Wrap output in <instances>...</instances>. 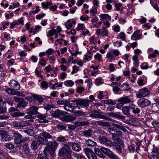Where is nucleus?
<instances>
[{
	"mask_svg": "<svg viewBox=\"0 0 159 159\" xmlns=\"http://www.w3.org/2000/svg\"><path fill=\"white\" fill-rule=\"evenodd\" d=\"M70 143L69 142L67 144H63L62 147L59 149L58 153L59 156L71 158L72 151L70 147Z\"/></svg>",
	"mask_w": 159,
	"mask_h": 159,
	"instance_id": "nucleus-1",
	"label": "nucleus"
},
{
	"mask_svg": "<svg viewBox=\"0 0 159 159\" xmlns=\"http://www.w3.org/2000/svg\"><path fill=\"white\" fill-rule=\"evenodd\" d=\"M47 145L44 150L45 153H49L51 154L54 153L55 151L58 146V143L56 141H50L47 143Z\"/></svg>",
	"mask_w": 159,
	"mask_h": 159,
	"instance_id": "nucleus-2",
	"label": "nucleus"
},
{
	"mask_svg": "<svg viewBox=\"0 0 159 159\" xmlns=\"http://www.w3.org/2000/svg\"><path fill=\"white\" fill-rule=\"evenodd\" d=\"M35 137L36 140L33 141L30 145L31 148L34 150L37 149L40 144H43V143L46 142L45 140L42 138V137L36 136Z\"/></svg>",
	"mask_w": 159,
	"mask_h": 159,
	"instance_id": "nucleus-3",
	"label": "nucleus"
},
{
	"mask_svg": "<svg viewBox=\"0 0 159 159\" xmlns=\"http://www.w3.org/2000/svg\"><path fill=\"white\" fill-rule=\"evenodd\" d=\"M89 116L92 118H100L110 121H113V120L106 116L101 114L100 112L96 110H93L92 111L91 113L89 115Z\"/></svg>",
	"mask_w": 159,
	"mask_h": 159,
	"instance_id": "nucleus-4",
	"label": "nucleus"
},
{
	"mask_svg": "<svg viewBox=\"0 0 159 159\" xmlns=\"http://www.w3.org/2000/svg\"><path fill=\"white\" fill-rule=\"evenodd\" d=\"M71 101L75 103L77 105L80 106L82 107H89V103L91 102L89 100L84 99H75L72 100Z\"/></svg>",
	"mask_w": 159,
	"mask_h": 159,
	"instance_id": "nucleus-5",
	"label": "nucleus"
},
{
	"mask_svg": "<svg viewBox=\"0 0 159 159\" xmlns=\"http://www.w3.org/2000/svg\"><path fill=\"white\" fill-rule=\"evenodd\" d=\"M101 150L106 155L111 159H119L118 157L108 148L101 147Z\"/></svg>",
	"mask_w": 159,
	"mask_h": 159,
	"instance_id": "nucleus-6",
	"label": "nucleus"
},
{
	"mask_svg": "<svg viewBox=\"0 0 159 159\" xmlns=\"http://www.w3.org/2000/svg\"><path fill=\"white\" fill-rule=\"evenodd\" d=\"M13 135L15 137L14 143L16 144H19L28 139V138L26 137L23 138L22 136L18 133H14Z\"/></svg>",
	"mask_w": 159,
	"mask_h": 159,
	"instance_id": "nucleus-7",
	"label": "nucleus"
},
{
	"mask_svg": "<svg viewBox=\"0 0 159 159\" xmlns=\"http://www.w3.org/2000/svg\"><path fill=\"white\" fill-rule=\"evenodd\" d=\"M99 141L101 143L107 146L111 147V146L113 144L111 140H109L104 136L100 135L99 137Z\"/></svg>",
	"mask_w": 159,
	"mask_h": 159,
	"instance_id": "nucleus-8",
	"label": "nucleus"
},
{
	"mask_svg": "<svg viewBox=\"0 0 159 159\" xmlns=\"http://www.w3.org/2000/svg\"><path fill=\"white\" fill-rule=\"evenodd\" d=\"M119 54V52L116 50H113L108 53L107 55V57L109 60L112 61L114 60L116 56H117Z\"/></svg>",
	"mask_w": 159,
	"mask_h": 159,
	"instance_id": "nucleus-9",
	"label": "nucleus"
},
{
	"mask_svg": "<svg viewBox=\"0 0 159 159\" xmlns=\"http://www.w3.org/2000/svg\"><path fill=\"white\" fill-rule=\"evenodd\" d=\"M84 151L89 159H97V156L89 148H84Z\"/></svg>",
	"mask_w": 159,
	"mask_h": 159,
	"instance_id": "nucleus-10",
	"label": "nucleus"
},
{
	"mask_svg": "<svg viewBox=\"0 0 159 159\" xmlns=\"http://www.w3.org/2000/svg\"><path fill=\"white\" fill-rule=\"evenodd\" d=\"M150 92L146 88H144L140 90L137 94V97L138 98L144 97L148 96Z\"/></svg>",
	"mask_w": 159,
	"mask_h": 159,
	"instance_id": "nucleus-11",
	"label": "nucleus"
},
{
	"mask_svg": "<svg viewBox=\"0 0 159 159\" xmlns=\"http://www.w3.org/2000/svg\"><path fill=\"white\" fill-rule=\"evenodd\" d=\"M71 107V111L72 113L78 114L80 116H84L85 115V113L80 110V108L78 106Z\"/></svg>",
	"mask_w": 159,
	"mask_h": 159,
	"instance_id": "nucleus-12",
	"label": "nucleus"
},
{
	"mask_svg": "<svg viewBox=\"0 0 159 159\" xmlns=\"http://www.w3.org/2000/svg\"><path fill=\"white\" fill-rule=\"evenodd\" d=\"M40 137H41V136H43V137H42V138L46 141V142L43 143V144H46L48 143V139H52V135L46 132L41 133L40 134Z\"/></svg>",
	"mask_w": 159,
	"mask_h": 159,
	"instance_id": "nucleus-13",
	"label": "nucleus"
},
{
	"mask_svg": "<svg viewBox=\"0 0 159 159\" xmlns=\"http://www.w3.org/2000/svg\"><path fill=\"white\" fill-rule=\"evenodd\" d=\"M9 85L10 87L13 88L14 90H18L20 89V84L14 80H11L10 81Z\"/></svg>",
	"mask_w": 159,
	"mask_h": 159,
	"instance_id": "nucleus-14",
	"label": "nucleus"
},
{
	"mask_svg": "<svg viewBox=\"0 0 159 159\" xmlns=\"http://www.w3.org/2000/svg\"><path fill=\"white\" fill-rule=\"evenodd\" d=\"M137 103L139 106L142 107H144L149 105L150 102V101L148 99H143L138 100Z\"/></svg>",
	"mask_w": 159,
	"mask_h": 159,
	"instance_id": "nucleus-15",
	"label": "nucleus"
},
{
	"mask_svg": "<svg viewBox=\"0 0 159 159\" xmlns=\"http://www.w3.org/2000/svg\"><path fill=\"white\" fill-rule=\"evenodd\" d=\"M142 34L139 31L137 30L134 32L131 36V39L133 40H137L141 38Z\"/></svg>",
	"mask_w": 159,
	"mask_h": 159,
	"instance_id": "nucleus-16",
	"label": "nucleus"
},
{
	"mask_svg": "<svg viewBox=\"0 0 159 159\" xmlns=\"http://www.w3.org/2000/svg\"><path fill=\"white\" fill-rule=\"evenodd\" d=\"M67 114V112L64 111H61L59 109L54 111L52 114V116L55 117H58L61 115Z\"/></svg>",
	"mask_w": 159,
	"mask_h": 159,
	"instance_id": "nucleus-17",
	"label": "nucleus"
},
{
	"mask_svg": "<svg viewBox=\"0 0 159 159\" xmlns=\"http://www.w3.org/2000/svg\"><path fill=\"white\" fill-rule=\"evenodd\" d=\"M129 107L130 109L132 110V112L135 115L138 114L140 112V109L139 108L136 107V106L133 103L129 104Z\"/></svg>",
	"mask_w": 159,
	"mask_h": 159,
	"instance_id": "nucleus-18",
	"label": "nucleus"
},
{
	"mask_svg": "<svg viewBox=\"0 0 159 159\" xmlns=\"http://www.w3.org/2000/svg\"><path fill=\"white\" fill-rule=\"evenodd\" d=\"M118 101L119 102H122L124 104L130 103L132 101L129 96H126L121 97L118 100Z\"/></svg>",
	"mask_w": 159,
	"mask_h": 159,
	"instance_id": "nucleus-19",
	"label": "nucleus"
},
{
	"mask_svg": "<svg viewBox=\"0 0 159 159\" xmlns=\"http://www.w3.org/2000/svg\"><path fill=\"white\" fill-rule=\"evenodd\" d=\"M61 120L67 122H70L75 120L76 118L74 116L69 115H65L61 118Z\"/></svg>",
	"mask_w": 159,
	"mask_h": 159,
	"instance_id": "nucleus-20",
	"label": "nucleus"
},
{
	"mask_svg": "<svg viewBox=\"0 0 159 159\" xmlns=\"http://www.w3.org/2000/svg\"><path fill=\"white\" fill-rule=\"evenodd\" d=\"M38 109V107L37 106H32L30 107L28 109V111L30 114L32 115L36 114L38 113L37 111Z\"/></svg>",
	"mask_w": 159,
	"mask_h": 159,
	"instance_id": "nucleus-21",
	"label": "nucleus"
},
{
	"mask_svg": "<svg viewBox=\"0 0 159 159\" xmlns=\"http://www.w3.org/2000/svg\"><path fill=\"white\" fill-rule=\"evenodd\" d=\"M37 117L38 118V120L39 122L47 123L48 122V120L45 119L46 116L44 115L39 114L37 116Z\"/></svg>",
	"mask_w": 159,
	"mask_h": 159,
	"instance_id": "nucleus-22",
	"label": "nucleus"
},
{
	"mask_svg": "<svg viewBox=\"0 0 159 159\" xmlns=\"http://www.w3.org/2000/svg\"><path fill=\"white\" fill-rule=\"evenodd\" d=\"M101 147L95 148L94 151L96 154L99 157L101 158H104L106 157L105 155L102 153L101 150Z\"/></svg>",
	"mask_w": 159,
	"mask_h": 159,
	"instance_id": "nucleus-23",
	"label": "nucleus"
},
{
	"mask_svg": "<svg viewBox=\"0 0 159 159\" xmlns=\"http://www.w3.org/2000/svg\"><path fill=\"white\" fill-rule=\"evenodd\" d=\"M70 147L71 146L72 149L74 151H79L81 149V148L80 145L78 144L75 143H72L70 142Z\"/></svg>",
	"mask_w": 159,
	"mask_h": 159,
	"instance_id": "nucleus-24",
	"label": "nucleus"
},
{
	"mask_svg": "<svg viewBox=\"0 0 159 159\" xmlns=\"http://www.w3.org/2000/svg\"><path fill=\"white\" fill-rule=\"evenodd\" d=\"M112 143H113V144L111 146V147L113 146H115V148L117 151L119 153H121L122 148L121 146L116 142H112Z\"/></svg>",
	"mask_w": 159,
	"mask_h": 159,
	"instance_id": "nucleus-25",
	"label": "nucleus"
},
{
	"mask_svg": "<svg viewBox=\"0 0 159 159\" xmlns=\"http://www.w3.org/2000/svg\"><path fill=\"white\" fill-rule=\"evenodd\" d=\"M129 108V106H126L123 107L122 109L123 113L128 116H130V115Z\"/></svg>",
	"mask_w": 159,
	"mask_h": 159,
	"instance_id": "nucleus-26",
	"label": "nucleus"
},
{
	"mask_svg": "<svg viewBox=\"0 0 159 159\" xmlns=\"http://www.w3.org/2000/svg\"><path fill=\"white\" fill-rule=\"evenodd\" d=\"M74 124L75 125L77 126H85L89 125V122L87 121H82L81 122H75Z\"/></svg>",
	"mask_w": 159,
	"mask_h": 159,
	"instance_id": "nucleus-27",
	"label": "nucleus"
},
{
	"mask_svg": "<svg viewBox=\"0 0 159 159\" xmlns=\"http://www.w3.org/2000/svg\"><path fill=\"white\" fill-rule=\"evenodd\" d=\"M12 139L7 133L4 135L1 139V140L3 142H7L11 141Z\"/></svg>",
	"mask_w": 159,
	"mask_h": 159,
	"instance_id": "nucleus-28",
	"label": "nucleus"
},
{
	"mask_svg": "<svg viewBox=\"0 0 159 159\" xmlns=\"http://www.w3.org/2000/svg\"><path fill=\"white\" fill-rule=\"evenodd\" d=\"M85 143L89 146H95L97 144L95 142L90 139L86 140Z\"/></svg>",
	"mask_w": 159,
	"mask_h": 159,
	"instance_id": "nucleus-29",
	"label": "nucleus"
},
{
	"mask_svg": "<svg viewBox=\"0 0 159 159\" xmlns=\"http://www.w3.org/2000/svg\"><path fill=\"white\" fill-rule=\"evenodd\" d=\"M32 97L35 100H38L39 102L41 103L43 101V99L40 95L32 94Z\"/></svg>",
	"mask_w": 159,
	"mask_h": 159,
	"instance_id": "nucleus-30",
	"label": "nucleus"
},
{
	"mask_svg": "<svg viewBox=\"0 0 159 159\" xmlns=\"http://www.w3.org/2000/svg\"><path fill=\"white\" fill-rule=\"evenodd\" d=\"M12 116L14 117L23 116L25 115V114L20 111H17L15 112H12L11 114Z\"/></svg>",
	"mask_w": 159,
	"mask_h": 159,
	"instance_id": "nucleus-31",
	"label": "nucleus"
},
{
	"mask_svg": "<svg viewBox=\"0 0 159 159\" xmlns=\"http://www.w3.org/2000/svg\"><path fill=\"white\" fill-rule=\"evenodd\" d=\"M93 132V130L89 129L83 131L84 135L86 137H90L91 136Z\"/></svg>",
	"mask_w": 159,
	"mask_h": 159,
	"instance_id": "nucleus-32",
	"label": "nucleus"
},
{
	"mask_svg": "<svg viewBox=\"0 0 159 159\" xmlns=\"http://www.w3.org/2000/svg\"><path fill=\"white\" fill-rule=\"evenodd\" d=\"M64 84L66 86L69 87H72L74 84V82L71 80L65 81Z\"/></svg>",
	"mask_w": 159,
	"mask_h": 159,
	"instance_id": "nucleus-33",
	"label": "nucleus"
},
{
	"mask_svg": "<svg viewBox=\"0 0 159 159\" xmlns=\"http://www.w3.org/2000/svg\"><path fill=\"white\" fill-rule=\"evenodd\" d=\"M57 103L58 105H66L68 104L69 102L67 100H59L57 101Z\"/></svg>",
	"mask_w": 159,
	"mask_h": 159,
	"instance_id": "nucleus-34",
	"label": "nucleus"
},
{
	"mask_svg": "<svg viewBox=\"0 0 159 159\" xmlns=\"http://www.w3.org/2000/svg\"><path fill=\"white\" fill-rule=\"evenodd\" d=\"M27 103L25 101V100L22 101V102H20L17 104L16 107L17 108H20L21 107H25L27 106Z\"/></svg>",
	"mask_w": 159,
	"mask_h": 159,
	"instance_id": "nucleus-35",
	"label": "nucleus"
},
{
	"mask_svg": "<svg viewBox=\"0 0 159 159\" xmlns=\"http://www.w3.org/2000/svg\"><path fill=\"white\" fill-rule=\"evenodd\" d=\"M20 127H23L30 125L31 124L29 121H20Z\"/></svg>",
	"mask_w": 159,
	"mask_h": 159,
	"instance_id": "nucleus-36",
	"label": "nucleus"
},
{
	"mask_svg": "<svg viewBox=\"0 0 159 159\" xmlns=\"http://www.w3.org/2000/svg\"><path fill=\"white\" fill-rule=\"evenodd\" d=\"M104 103L107 104H110L114 105L116 103L115 100H112L111 99H107L104 100Z\"/></svg>",
	"mask_w": 159,
	"mask_h": 159,
	"instance_id": "nucleus-37",
	"label": "nucleus"
},
{
	"mask_svg": "<svg viewBox=\"0 0 159 159\" xmlns=\"http://www.w3.org/2000/svg\"><path fill=\"white\" fill-rule=\"evenodd\" d=\"M113 117H115L121 120H124L125 118V117L120 115L119 112L114 113Z\"/></svg>",
	"mask_w": 159,
	"mask_h": 159,
	"instance_id": "nucleus-38",
	"label": "nucleus"
},
{
	"mask_svg": "<svg viewBox=\"0 0 159 159\" xmlns=\"http://www.w3.org/2000/svg\"><path fill=\"white\" fill-rule=\"evenodd\" d=\"M4 102L7 103L11 106H12L13 104V100L8 97H6L5 98Z\"/></svg>",
	"mask_w": 159,
	"mask_h": 159,
	"instance_id": "nucleus-39",
	"label": "nucleus"
},
{
	"mask_svg": "<svg viewBox=\"0 0 159 159\" xmlns=\"http://www.w3.org/2000/svg\"><path fill=\"white\" fill-rule=\"evenodd\" d=\"M100 17L101 18L100 20L102 19H106L107 20H111V17L107 14H102L100 15Z\"/></svg>",
	"mask_w": 159,
	"mask_h": 159,
	"instance_id": "nucleus-40",
	"label": "nucleus"
},
{
	"mask_svg": "<svg viewBox=\"0 0 159 159\" xmlns=\"http://www.w3.org/2000/svg\"><path fill=\"white\" fill-rule=\"evenodd\" d=\"M24 132L27 135L30 136H33L34 134V132L32 129H29L25 130Z\"/></svg>",
	"mask_w": 159,
	"mask_h": 159,
	"instance_id": "nucleus-41",
	"label": "nucleus"
},
{
	"mask_svg": "<svg viewBox=\"0 0 159 159\" xmlns=\"http://www.w3.org/2000/svg\"><path fill=\"white\" fill-rule=\"evenodd\" d=\"M74 156L77 159H87L84 156L81 154L75 153L74 154Z\"/></svg>",
	"mask_w": 159,
	"mask_h": 159,
	"instance_id": "nucleus-42",
	"label": "nucleus"
},
{
	"mask_svg": "<svg viewBox=\"0 0 159 159\" xmlns=\"http://www.w3.org/2000/svg\"><path fill=\"white\" fill-rule=\"evenodd\" d=\"M149 159H159V152H158L157 155H156L154 154L149 155L148 156Z\"/></svg>",
	"mask_w": 159,
	"mask_h": 159,
	"instance_id": "nucleus-43",
	"label": "nucleus"
},
{
	"mask_svg": "<svg viewBox=\"0 0 159 159\" xmlns=\"http://www.w3.org/2000/svg\"><path fill=\"white\" fill-rule=\"evenodd\" d=\"M52 5V3L51 2H42L41 5L42 7L45 9L48 8L49 6Z\"/></svg>",
	"mask_w": 159,
	"mask_h": 159,
	"instance_id": "nucleus-44",
	"label": "nucleus"
},
{
	"mask_svg": "<svg viewBox=\"0 0 159 159\" xmlns=\"http://www.w3.org/2000/svg\"><path fill=\"white\" fill-rule=\"evenodd\" d=\"M62 82H61L60 83H56L55 84L52 85L51 89H55L57 87H62Z\"/></svg>",
	"mask_w": 159,
	"mask_h": 159,
	"instance_id": "nucleus-45",
	"label": "nucleus"
},
{
	"mask_svg": "<svg viewBox=\"0 0 159 159\" xmlns=\"http://www.w3.org/2000/svg\"><path fill=\"white\" fill-rule=\"evenodd\" d=\"M56 32V29H52V30L49 31L47 34V36L48 37H50L53 36L54 34H55Z\"/></svg>",
	"mask_w": 159,
	"mask_h": 159,
	"instance_id": "nucleus-46",
	"label": "nucleus"
},
{
	"mask_svg": "<svg viewBox=\"0 0 159 159\" xmlns=\"http://www.w3.org/2000/svg\"><path fill=\"white\" fill-rule=\"evenodd\" d=\"M24 99L23 98H20L17 96H14L13 97V100L16 102L19 103L20 102H22V101L24 100Z\"/></svg>",
	"mask_w": 159,
	"mask_h": 159,
	"instance_id": "nucleus-47",
	"label": "nucleus"
},
{
	"mask_svg": "<svg viewBox=\"0 0 159 159\" xmlns=\"http://www.w3.org/2000/svg\"><path fill=\"white\" fill-rule=\"evenodd\" d=\"M66 125H63L61 124L57 125V129L60 131L66 130Z\"/></svg>",
	"mask_w": 159,
	"mask_h": 159,
	"instance_id": "nucleus-48",
	"label": "nucleus"
},
{
	"mask_svg": "<svg viewBox=\"0 0 159 159\" xmlns=\"http://www.w3.org/2000/svg\"><path fill=\"white\" fill-rule=\"evenodd\" d=\"M56 140L58 142H62L66 140V138L63 136H61L57 138Z\"/></svg>",
	"mask_w": 159,
	"mask_h": 159,
	"instance_id": "nucleus-49",
	"label": "nucleus"
},
{
	"mask_svg": "<svg viewBox=\"0 0 159 159\" xmlns=\"http://www.w3.org/2000/svg\"><path fill=\"white\" fill-rule=\"evenodd\" d=\"M111 139L113 141L115 142L116 141L120 138L118 137V136L116 134L111 133Z\"/></svg>",
	"mask_w": 159,
	"mask_h": 159,
	"instance_id": "nucleus-50",
	"label": "nucleus"
},
{
	"mask_svg": "<svg viewBox=\"0 0 159 159\" xmlns=\"http://www.w3.org/2000/svg\"><path fill=\"white\" fill-rule=\"evenodd\" d=\"M14 89H11L10 88H7L6 89L5 91L6 93L10 95H12L13 94Z\"/></svg>",
	"mask_w": 159,
	"mask_h": 159,
	"instance_id": "nucleus-51",
	"label": "nucleus"
},
{
	"mask_svg": "<svg viewBox=\"0 0 159 159\" xmlns=\"http://www.w3.org/2000/svg\"><path fill=\"white\" fill-rule=\"evenodd\" d=\"M5 146L7 148L9 149H13L15 148V146L10 143H5Z\"/></svg>",
	"mask_w": 159,
	"mask_h": 159,
	"instance_id": "nucleus-52",
	"label": "nucleus"
},
{
	"mask_svg": "<svg viewBox=\"0 0 159 159\" xmlns=\"http://www.w3.org/2000/svg\"><path fill=\"white\" fill-rule=\"evenodd\" d=\"M101 35L102 36H107L108 35V30L106 28L103 27L102 31L101 32Z\"/></svg>",
	"mask_w": 159,
	"mask_h": 159,
	"instance_id": "nucleus-53",
	"label": "nucleus"
},
{
	"mask_svg": "<svg viewBox=\"0 0 159 159\" xmlns=\"http://www.w3.org/2000/svg\"><path fill=\"white\" fill-rule=\"evenodd\" d=\"M85 28V26L84 24H79L78 25L77 28V30L80 31L84 30Z\"/></svg>",
	"mask_w": 159,
	"mask_h": 159,
	"instance_id": "nucleus-54",
	"label": "nucleus"
},
{
	"mask_svg": "<svg viewBox=\"0 0 159 159\" xmlns=\"http://www.w3.org/2000/svg\"><path fill=\"white\" fill-rule=\"evenodd\" d=\"M102 57V56L99 53H97L94 56L95 59L98 61H100L101 60Z\"/></svg>",
	"mask_w": 159,
	"mask_h": 159,
	"instance_id": "nucleus-55",
	"label": "nucleus"
},
{
	"mask_svg": "<svg viewBox=\"0 0 159 159\" xmlns=\"http://www.w3.org/2000/svg\"><path fill=\"white\" fill-rule=\"evenodd\" d=\"M95 83L97 85H99L102 84V79L100 78H98L95 80Z\"/></svg>",
	"mask_w": 159,
	"mask_h": 159,
	"instance_id": "nucleus-56",
	"label": "nucleus"
},
{
	"mask_svg": "<svg viewBox=\"0 0 159 159\" xmlns=\"http://www.w3.org/2000/svg\"><path fill=\"white\" fill-rule=\"evenodd\" d=\"M84 90V88L83 87H77L76 89V92L78 93H81Z\"/></svg>",
	"mask_w": 159,
	"mask_h": 159,
	"instance_id": "nucleus-57",
	"label": "nucleus"
},
{
	"mask_svg": "<svg viewBox=\"0 0 159 159\" xmlns=\"http://www.w3.org/2000/svg\"><path fill=\"white\" fill-rule=\"evenodd\" d=\"M39 63L40 65L44 67L46 65V61L44 59L42 58L40 60Z\"/></svg>",
	"mask_w": 159,
	"mask_h": 159,
	"instance_id": "nucleus-58",
	"label": "nucleus"
},
{
	"mask_svg": "<svg viewBox=\"0 0 159 159\" xmlns=\"http://www.w3.org/2000/svg\"><path fill=\"white\" fill-rule=\"evenodd\" d=\"M75 21H73L69 23L68 25H65V26L67 29H70L72 27L73 25H75Z\"/></svg>",
	"mask_w": 159,
	"mask_h": 159,
	"instance_id": "nucleus-59",
	"label": "nucleus"
},
{
	"mask_svg": "<svg viewBox=\"0 0 159 159\" xmlns=\"http://www.w3.org/2000/svg\"><path fill=\"white\" fill-rule=\"evenodd\" d=\"M6 108L3 107L0 103V114L4 113L6 112Z\"/></svg>",
	"mask_w": 159,
	"mask_h": 159,
	"instance_id": "nucleus-60",
	"label": "nucleus"
},
{
	"mask_svg": "<svg viewBox=\"0 0 159 159\" xmlns=\"http://www.w3.org/2000/svg\"><path fill=\"white\" fill-rule=\"evenodd\" d=\"M41 86L43 88L47 89L48 87V84L46 81H44L41 82Z\"/></svg>",
	"mask_w": 159,
	"mask_h": 159,
	"instance_id": "nucleus-61",
	"label": "nucleus"
},
{
	"mask_svg": "<svg viewBox=\"0 0 159 159\" xmlns=\"http://www.w3.org/2000/svg\"><path fill=\"white\" fill-rule=\"evenodd\" d=\"M111 125L109 122H104L102 121V126L104 127L111 126Z\"/></svg>",
	"mask_w": 159,
	"mask_h": 159,
	"instance_id": "nucleus-62",
	"label": "nucleus"
},
{
	"mask_svg": "<svg viewBox=\"0 0 159 159\" xmlns=\"http://www.w3.org/2000/svg\"><path fill=\"white\" fill-rule=\"evenodd\" d=\"M115 6L116 9V10L118 11L120 10V8L122 7V5L120 3H115Z\"/></svg>",
	"mask_w": 159,
	"mask_h": 159,
	"instance_id": "nucleus-63",
	"label": "nucleus"
},
{
	"mask_svg": "<svg viewBox=\"0 0 159 159\" xmlns=\"http://www.w3.org/2000/svg\"><path fill=\"white\" fill-rule=\"evenodd\" d=\"M12 123L13 126L14 127H20V121H14Z\"/></svg>",
	"mask_w": 159,
	"mask_h": 159,
	"instance_id": "nucleus-64",
	"label": "nucleus"
}]
</instances>
